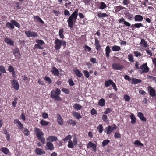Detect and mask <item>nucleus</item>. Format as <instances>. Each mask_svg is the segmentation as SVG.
Instances as JSON below:
<instances>
[{
	"mask_svg": "<svg viewBox=\"0 0 156 156\" xmlns=\"http://www.w3.org/2000/svg\"><path fill=\"white\" fill-rule=\"evenodd\" d=\"M87 148L92 147V150L94 151H96V145L91 141H90L88 144L87 146Z\"/></svg>",
	"mask_w": 156,
	"mask_h": 156,
	"instance_id": "nucleus-13",
	"label": "nucleus"
},
{
	"mask_svg": "<svg viewBox=\"0 0 156 156\" xmlns=\"http://www.w3.org/2000/svg\"><path fill=\"white\" fill-rule=\"evenodd\" d=\"M134 144L135 145H138L141 146H143V144L138 140H135L134 142Z\"/></svg>",
	"mask_w": 156,
	"mask_h": 156,
	"instance_id": "nucleus-53",
	"label": "nucleus"
},
{
	"mask_svg": "<svg viewBox=\"0 0 156 156\" xmlns=\"http://www.w3.org/2000/svg\"><path fill=\"white\" fill-rule=\"evenodd\" d=\"M5 27L9 28H10L12 29H13L14 28V26L13 24L9 22H8L6 23Z\"/></svg>",
	"mask_w": 156,
	"mask_h": 156,
	"instance_id": "nucleus-35",
	"label": "nucleus"
},
{
	"mask_svg": "<svg viewBox=\"0 0 156 156\" xmlns=\"http://www.w3.org/2000/svg\"><path fill=\"white\" fill-rule=\"evenodd\" d=\"M61 90L59 89L56 88L55 90H51V92L50 97L55 101H62V99L59 95Z\"/></svg>",
	"mask_w": 156,
	"mask_h": 156,
	"instance_id": "nucleus-2",
	"label": "nucleus"
},
{
	"mask_svg": "<svg viewBox=\"0 0 156 156\" xmlns=\"http://www.w3.org/2000/svg\"><path fill=\"white\" fill-rule=\"evenodd\" d=\"M0 151L4 154H8L9 152V151L6 147H2L0 148Z\"/></svg>",
	"mask_w": 156,
	"mask_h": 156,
	"instance_id": "nucleus-28",
	"label": "nucleus"
},
{
	"mask_svg": "<svg viewBox=\"0 0 156 156\" xmlns=\"http://www.w3.org/2000/svg\"><path fill=\"white\" fill-rule=\"evenodd\" d=\"M46 150H48L50 151H52L54 149V147L53 144L51 142L48 141L46 143Z\"/></svg>",
	"mask_w": 156,
	"mask_h": 156,
	"instance_id": "nucleus-11",
	"label": "nucleus"
},
{
	"mask_svg": "<svg viewBox=\"0 0 156 156\" xmlns=\"http://www.w3.org/2000/svg\"><path fill=\"white\" fill-rule=\"evenodd\" d=\"M26 35L28 37H35L38 36L37 34L35 32L31 31L30 30H27L25 31Z\"/></svg>",
	"mask_w": 156,
	"mask_h": 156,
	"instance_id": "nucleus-8",
	"label": "nucleus"
},
{
	"mask_svg": "<svg viewBox=\"0 0 156 156\" xmlns=\"http://www.w3.org/2000/svg\"><path fill=\"white\" fill-rule=\"evenodd\" d=\"M98 129L99 132L100 133H102L103 131V126L101 124H99L97 128Z\"/></svg>",
	"mask_w": 156,
	"mask_h": 156,
	"instance_id": "nucleus-42",
	"label": "nucleus"
},
{
	"mask_svg": "<svg viewBox=\"0 0 156 156\" xmlns=\"http://www.w3.org/2000/svg\"><path fill=\"white\" fill-rule=\"evenodd\" d=\"M8 70L9 72L11 73L14 71V69L12 66L10 65L8 66Z\"/></svg>",
	"mask_w": 156,
	"mask_h": 156,
	"instance_id": "nucleus-55",
	"label": "nucleus"
},
{
	"mask_svg": "<svg viewBox=\"0 0 156 156\" xmlns=\"http://www.w3.org/2000/svg\"><path fill=\"white\" fill-rule=\"evenodd\" d=\"M110 141L108 140H103L102 143V145L103 147L105 146L109 143Z\"/></svg>",
	"mask_w": 156,
	"mask_h": 156,
	"instance_id": "nucleus-54",
	"label": "nucleus"
},
{
	"mask_svg": "<svg viewBox=\"0 0 156 156\" xmlns=\"http://www.w3.org/2000/svg\"><path fill=\"white\" fill-rule=\"evenodd\" d=\"M140 44L141 45L145 47H146L148 46V44L147 42L144 39H141Z\"/></svg>",
	"mask_w": 156,
	"mask_h": 156,
	"instance_id": "nucleus-37",
	"label": "nucleus"
},
{
	"mask_svg": "<svg viewBox=\"0 0 156 156\" xmlns=\"http://www.w3.org/2000/svg\"><path fill=\"white\" fill-rule=\"evenodd\" d=\"M84 76L87 78H88L90 76L89 72L86 70H83V71Z\"/></svg>",
	"mask_w": 156,
	"mask_h": 156,
	"instance_id": "nucleus-51",
	"label": "nucleus"
},
{
	"mask_svg": "<svg viewBox=\"0 0 156 156\" xmlns=\"http://www.w3.org/2000/svg\"><path fill=\"white\" fill-rule=\"evenodd\" d=\"M95 45L96 46V49L97 50H99L100 49L101 45L100 44L99 40L96 38L95 39Z\"/></svg>",
	"mask_w": 156,
	"mask_h": 156,
	"instance_id": "nucleus-21",
	"label": "nucleus"
},
{
	"mask_svg": "<svg viewBox=\"0 0 156 156\" xmlns=\"http://www.w3.org/2000/svg\"><path fill=\"white\" fill-rule=\"evenodd\" d=\"M4 41L5 43H6L8 45L12 46L14 45V41L10 38L7 37L5 38Z\"/></svg>",
	"mask_w": 156,
	"mask_h": 156,
	"instance_id": "nucleus-15",
	"label": "nucleus"
},
{
	"mask_svg": "<svg viewBox=\"0 0 156 156\" xmlns=\"http://www.w3.org/2000/svg\"><path fill=\"white\" fill-rule=\"evenodd\" d=\"M90 113L91 114L93 115L97 114V111L94 108H93L91 110Z\"/></svg>",
	"mask_w": 156,
	"mask_h": 156,
	"instance_id": "nucleus-62",
	"label": "nucleus"
},
{
	"mask_svg": "<svg viewBox=\"0 0 156 156\" xmlns=\"http://www.w3.org/2000/svg\"><path fill=\"white\" fill-rule=\"evenodd\" d=\"M23 133H24V135L25 136H28L29 134V133H30V131L28 130V129L27 128H25L24 129V130L23 131Z\"/></svg>",
	"mask_w": 156,
	"mask_h": 156,
	"instance_id": "nucleus-52",
	"label": "nucleus"
},
{
	"mask_svg": "<svg viewBox=\"0 0 156 156\" xmlns=\"http://www.w3.org/2000/svg\"><path fill=\"white\" fill-rule=\"evenodd\" d=\"M130 119L131 120V123L132 124H134L136 123V118L135 117L133 114L132 113L130 115Z\"/></svg>",
	"mask_w": 156,
	"mask_h": 156,
	"instance_id": "nucleus-29",
	"label": "nucleus"
},
{
	"mask_svg": "<svg viewBox=\"0 0 156 156\" xmlns=\"http://www.w3.org/2000/svg\"><path fill=\"white\" fill-rule=\"evenodd\" d=\"M49 122L44 120L43 119L41 120L40 122V124L41 125L46 126L49 124Z\"/></svg>",
	"mask_w": 156,
	"mask_h": 156,
	"instance_id": "nucleus-39",
	"label": "nucleus"
},
{
	"mask_svg": "<svg viewBox=\"0 0 156 156\" xmlns=\"http://www.w3.org/2000/svg\"><path fill=\"white\" fill-rule=\"evenodd\" d=\"M134 53L135 56L136 57H138V56H140L142 55L138 51H135L134 52Z\"/></svg>",
	"mask_w": 156,
	"mask_h": 156,
	"instance_id": "nucleus-59",
	"label": "nucleus"
},
{
	"mask_svg": "<svg viewBox=\"0 0 156 156\" xmlns=\"http://www.w3.org/2000/svg\"><path fill=\"white\" fill-rule=\"evenodd\" d=\"M105 100L103 98L101 99L98 102V105L101 106H105Z\"/></svg>",
	"mask_w": 156,
	"mask_h": 156,
	"instance_id": "nucleus-33",
	"label": "nucleus"
},
{
	"mask_svg": "<svg viewBox=\"0 0 156 156\" xmlns=\"http://www.w3.org/2000/svg\"><path fill=\"white\" fill-rule=\"evenodd\" d=\"M13 53L14 55L16 57L17 56V54H20V51L19 49L16 48L13 50Z\"/></svg>",
	"mask_w": 156,
	"mask_h": 156,
	"instance_id": "nucleus-45",
	"label": "nucleus"
},
{
	"mask_svg": "<svg viewBox=\"0 0 156 156\" xmlns=\"http://www.w3.org/2000/svg\"><path fill=\"white\" fill-rule=\"evenodd\" d=\"M111 85L113 87V89L115 91H116L117 90V88L116 86L115 83L113 82V81L110 79L105 81V87H109L110 85Z\"/></svg>",
	"mask_w": 156,
	"mask_h": 156,
	"instance_id": "nucleus-5",
	"label": "nucleus"
},
{
	"mask_svg": "<svg viewBox=\"0 0 156 156\" xmlns=\"http://www.w3.org/2000/svg\"><path fill=\"white\" fill-rule=\"evenodd\" d=\"M128 59L129 61L131 62H134V58L133 57V55L132 54H130L128 55Z\"/></svg>",
	"mask_w": 156,
	"mask_h": 156,
	"instance_id": "nucleus-44",
	"label": "nucleus"
},
{
	"mask_svg": "<svg viewBox=\"0 0 156 156\" xmlns=\"http://www.w3.org/2000/svg\"><path fill=\"white\" fill-rule=\"evenodd\" d=\"M142 81L140 79H137L136 78H133L132 80V83L135 84L141 82Z\"/></svg>",
	"mask_w": 156,
	"mask_h": 156,
	"instance_id": "nucleus-30",
	"label": "nucleus"
},
{
	"mask_svg": "<svg viewBox=\"0 0 156 156\" xmlns=\"http://www.w3.org/2000/svg\"><path fill=\"white\" fill-rule=\"evenodd\" d=\"M61 90L67 94H69L70 93L69 90L68 89L63 88L61 89Z\"/></svg>",
	"mask_w": 156,
	"mask_h": 156,
	"instance_id": "nucleus-56",
	"label": "nucleus"
},
{
	"mask_svg": "<svg viewBox=\"0 0 156 156\" xmlns=\"http://www.w3.org/2000/svg\"><path fill=\"white\" fill-rule=\"evenodd\" d=\"M51 72L55 75L58 76L59 74L58 70L55 66H53L52 67Z\"/></svg>",
	"mask_w": 156,
	"mask_h": 156,
	"instance_id": "nucleus-18",
	"label": "nucleus"
},
{
	"mask_svg": "<svg viewBox=\"0 0 156 156\" xmlns=\"http://www.w3.org/2000/svg\"><path fill=\"white\" fill-rule=\"evenodd\" d=\"M67 123L69 125H72L73 126H74L76 125V122L72 119H69L68 120Z\"/></svg>",
	"mask_w": 156,
	"mask_h": 156,
	"instance_id": "nucleus-38",
	"label": "nucleus"
},
{
	"mask_svg": "<svg viewBox=\"0 0 156 156\" xmlns=\"http://www.w3.org/2000/svg\"><path fill=\"white\" fill-rule=\"evenodd\" d=\"M107 7V5L106 4L103 2H101L100 3V6H99V9H104L105 8H106Z\"/></svg>",
	"mask_w": 156,
	"mask_h": 156,
	"instance_id": "nucleus-41",
	"label": "nucleus"
},
{
	"mask_svg": "<svg viewBox=\"0 0 156 156\" xmlns=\"http://www.w3.org/2000/svg\"><path fill=\"white\" fill-rule=\"evenodd\" d=\"M102 119L103 121L104 122H107V121H108L107 116L105 114H103V115Z\"/></svg>",
	"mask_w": 156,
	"mask_h": 156,
	"instance_id": "nucleus-61",
	"label": "nucleus"
},
{
	"mask_svg": "<svg viewBox=\"0 0 156 156\" xmlns=\"http://www.w3.org/2000/svg\"><path fill=\"white\" fill-rule=\"evenodd\" d=\"M73 115L74 117L78 119H79L82 118L80 114L76 112H73Z\"/></svg>",
	"mask_w": 156,
	"mask_h": 156,
	"instance_id": "nucleus-31",
	"label": "nucleus"
},
{
	"mask_svg": "<svg viewBox=\"0 0 156 156\" xmlns=\"http://www.w3.org/2000/svg\"><path fill=\"white\" fill-rule=\"evenodd\" d=\"M125 9L126 8L124 7L121 5L115 6L114 8V10H115L114 12L115 13H117L120 10Z\"/></svg>",
	"mask_w": 156,
	"mask_h": 156,
	"instance_id": "nucleus-23",
	"label": "nucleus"
},
{
	"mask_svg": "<svg viewBox=\"0 0 156 156\" xmlns=\"http://www.w3.org/2000/svg\"><path fill=\"white\" fill-rule=\"evenodd\" d=\"M68 83L69 84V85L71 86H73L75 84L71 78H70L68 80Z\"/></svg>",
	"mask_w": 156,
	"mask_h": 156,
	"instance_id": "nucleus-60",
	"label": "nucleus"
},
{
	"mask_svg": "<svg viewBox=\"0 0 156 156\" xmlns=\"http://www.w3.org/2000/svg\"><path fill=\"white\" fill-rule=\"evenodd\" d=\"M97 16L99 18H105L108 16V15L105 13H101V12H100L98 13Z\"/></svg>",
	"mask_w": 156,
	"mask_h": 156,
	"instance_id": "nucleus-27",
	"label": "nucleus"
},
{
	"mask_svg": "<svg viewBox=\"0 0 156 156\" xmlns=\"http://www.w3.org/2000/svg\"><path fill=\"white\" fill-rule=\"evenodd\" d=\"M143 16L140 15H136L134 17V20L136 22H141L143 20Z\"/></svg>",
	"mask_w": 156,
	"mask_h": 156,
	"instance_id": "nucleus-24",
	"label": "nucleus"
},
{
	"mask_svg": "<svg viewBox=\"0 0 156 156\" xmlns=\"http://www.w3.org/2000/svg\"><path fill=\"white\" fill-rule=\"evenodd\" d=\"M148 89L149 90V94L150 96L153 97L156 94L155 90L151 87H148Z\"/></svg>",
	"mask_w": 156,
	"mask_h": 156,
	"instance_id": "nucleus-19",
	"label": "nucleus"
},
{
	"mask_svg": "<svg viewBox=\"0 0 156 156\" xmlns=\"http://www.w3.org/2000/svg\"><path fill=\"white\" fill-rule=\"evenodd\" d=\"M55 48L57 50H59L61 48V46H64V48L66 46V43L65 41L58 39L55 40Z\"/></svg>",
	"mask_w": 156,
	"mask_h": 156,
	"instance_id": "nucleus-4",
	"label": "nucleus"
},
{
	"mask_svg": "<svg viewBox=\"0 0 156 156\" xmlns=\"http://www.w3.org/2000/svg\"><path fill=\"white\" fill-rule=\"evenodd\" d=\"M14 123L15 124H16L17 126L18 127L19 129L22 130L24 126L21 123V122L18 119H15L14 120Z\"/></svg>",
	"mask_w": 156,
	"mask_h": 156,
	"instance_id": "nucleus-10",
	"label": "nucleus"
},
{
	"mask_svg": "<svg viewBox=\"0 0 156 156\" xmlns=\"http://www.w3.org/2000/svg\"><path fill=\"white\" fill-rule=\"evenodd\" d=\"M73 108L75 110H78L82 108V106L79 104H76L74 105Z\"/></svg>",
	"mask_w": 156,
	"mask_h": 156,
	"instance_id": "nucleus-40",
	"label": "nucleus"
},
{
	"mask_svg": "<svg viewBox=\"0 0 156 156\" xmlns=\"http://www.w3.org/2000/svg\"><path fill=\"white\" fill-rule=\"evenodd\" d=\"M124 98L126 101H129L130 99V97L127 94L124 95Z\"/></svg>",
	"mask_w": 156,
	"mask_h": 156,
	"instance_id": "nucleus-57",
	"label": "nucleus"
},
{
	"mask_svg": "<svg viewBox=\"0 0 156 156\" xmlns=\"http://www.w3.org/2000/svg\"><path fill=\"white\" fill-rule=\"evenodd\" d=\"M45 80L47 81L48 84H50L52 82V80L49 77L45 76L44 78Z\"/></svg>",
	"mask_w": 156,
	"mask_h": 156,
	"instance_id": "nucleus-50",
	"label": "nucleus"
},
{
	"mask_svg": "<svg viewBox=\"0 0 156 156\" xmlns=\"http://www.w3.org/2000/svg\"><path fill=\"white\" fill-rule=\"evenodd\" d=\"M74 145L72 140H70L69 141L68 145V148H72L73 147Z\"/></svg>",
	"mask_w": 156,
	"mask_h": 156,
	"instance_id": "nucleus-43",
	"label": "nucleus"
},
{
	"mask_svg": "<svg viewBox=\"0 0 156 156\" xmlns=\"http://www.w3.org/2000/svg\"><path fill=\"white\" fill-rule=\"evenodd\" d=\"M72 138V136L70 135H68L67 136H66L65 138L62 139V140L65 142L66 141L68 140H70Z\"/></svg>",
	"mask_w": 156,
	"mask_h": 156,
	"instance_id": "nucleus-48",
	"label": "nucleus"
},
{
	"mask_svg": "<svg viewBox=\"0 0 156 156\" xmlns=\"http://www.w3.org/2000/svg\"><path fill=\"white\" fill-rule=\"evenodd\" d=\"M137 115L140 119L142 121L144 122H146V118L144 116V115L142 112H138Z\"/></svg>",
	"mask_w": 156,
	"mask_h": 156,
	"instance_id": "nucleus-22",
	"label": "nucleus"
},
{
	"mask_svg": "<svg viewBox=\"0 0 156 156\" xmlns=\"http://www.w3.org/2000/svg\"><path fill=\"white\" fill-rule=\"evenodd\" d=\"M78 16V11L75 10L68 19L67 22L68 26L70 28H72L74 23L76 22Z\"/></svg>",
	"mask_w": 156,
	"mask_h": 156,
	"instance_id": "nucleus-1",
	"label": "nucleus"
},
{
	"mask_svg": "<svg viewBox=\"0 0 156 156\" xmlns=\"http://www.w3.org/2000/svg\"><path fill=\"white\" fill-rule=\"evenodd\" d=\"M0 72L3 73H6V70L5 67L0 65Z\"/></svg>",
	"mask_w": 156,
	"mask_h": 156,
	"instance_id": "nucleus-47",
	"label": "nucleus"
},
{
	"mask_svg": "<svg viewBox=\"0 0 156 156\" xmlns=\"http://www.w3.org/2000/svg\"><path fill=\"white\" fill-rule=\"evenodd\" d=\"M112 50L113 51H117L121 50V48L119 46L115 45L112 47Z\"/></svg>",
	"mask_w": 156,
	"mask_h": 156,
	"instance_id": "nucleus-34",
	"label": "nucleus"
},
{
	"mask_svg": "<svg viewBox=\"0 0 156 156\" xmlns=\"http://www.w3.org/2000/svg\"><path fill=\"white\" fill-rule=\"evenodd\" d=\"M10 22L11 23L13 24V25L15 26L16 27L19 28L20 27V24L18 23L17 22H16V20H11Z\"/></svg>",
	"mask_w": 156,
	"mask_h": 156,
	"instance_id": "nucleus-36",
	"label": "nucleus"
},
{
	"mask_svg": "<svg viewBox=\"0 0 156 156\" xmlns=\"http://www.w3.org/2000/svg\"><path fill=\"white\" fill-rule=\"evenodd\" d=\"M112 67L114 70H121L123 69L124 66L120 63H114L112 65Z\"/></svg>",
	"mask_w": 156,
	"mask_h": 156,
	"instance_id": "nucleus-6",
	"label": "nucleus"
},
{
	"mask_svg": "<svg viewBox=\"0 0 156 156\" xmlns=\"http://www.w3.org/2000/svg\"><path fill=\"white\" fill-rule=\"evenodd\" d=\"M12 86L16 90H18L19 88V85L17 80L13 79L11 81Z\"/></svg>",
	"mask_w": 156,
	"mask_h": 156,
	"instance_id": "nucleus-9",
	"label": "nucleus"
},
{
	"mask_svg": "<svg viewBox=\"0 0 156 156\" xmlns=\"http://www.w3.org/2000/svg\"><path fill=\"white\" fill-rule=\"evenodd\" d=\"M64 30L63 28H61L59 30V35L61 38L63 39L64 38V36L63 35V32Z\"/></svg>",
	"mask_w": 156,
	"mask_h": 156,
	"instance_id": "nucleus-32",
	"label": "nucleus"
},
{
	"mask_svg": "<svg viewBox=\"0 0 156 156\" xmlns=\"http://www.w3.org/2000/svg\"><path fill=\"white\" fill-rule=\"evenodd\" d=\"M35 153L37 154L41 155L45 154V151L41 149L37 148L35 150Z\"/></svg>",
	"mask_w": 156,
	"mask_h": 156,
	"instance_id": "nucleus-17",
	"label": "nucleus"
},
{
	"mask_svg": "<svg viewBox=\"0 0 156 156\" xmlns=\"http://www.w3.org/2000/svg\"><path fill=\"white\" fill-rule=\"evenodd\" d=\"M111 49L109 46H106L105 48V54L107 57L108 58L110 56V53L111 52Z\"/></svg>",
	"mask_w": 156,
	"mask_h": 156,
	"instance_id": "nucleus-26",
	"label": "nucleus"
},
{
	"mask_svg": "<svg viewBox=\"0 0 156 156\" xmlns=\"http://www.w3.org/2000/svg\"><path fill=\"white\" fill-rule=\"evenodd\" d=\"M58 138L56 136H50L47 138V140L48 142H53L56 141Z\"/></svg>",
	"mask_w": 156,
	"mask_h": 156,
	"instance_id": "nucleus-16",
	"label": "nucleus"
},
{
	"mask_svg": "<svg viewBox=\"0 0 156 156\" xmlns=\"http://www.w3.org/2000/svg\"><path fill=\"white\" fill-rule=\"evenodd\" d=\"M104 131L107 134L109 135L113 131L112 126H108L104 129Z\"/></svg>",
	"mask_w": 156,
	"mask_h": 156,
	"instance_id": "nucleus-14",
	"label": "nucleus"
},
{
	"mask_svg": "<svg viewBox=\"0 0 156 156\" xmlns=\"http://www.w3.org/2000/svg\"><path fill=\"white\" fill-rule=\"evenodd\" d=\"M143 26L142 24L141 23H136L134 24H132L131 26V27L132 28L133 30H134V28H139L140 27H143Z\"/></svg>",
	"mask_w": 156,
	"mask_h": 156,
	"instance_id": "nucleus-20",
	"label": "nucleus"
},
{
	"mask_svg": "<svg viewBox=\"0 0 156 156\" xmlns=\"http://www.w3.org/2000/svg\"><path fill=\"white\" fill-rule=\"evenodd\" d=\"M35 41L37 43L40 45L44 44V42L42 40L37 39Z\"/></svg>",
	"mask_w": 156,
	"mask_h": 156,
	"instance_id": "nucleus-46",
	"label": "nucleus"
},
{
	"mask_svg": "<svg viewBox=\"0 0 156 156\" xmlns=\"http://www.w3.org/2000/svg\"><path fill=\"white\" fill-rule=\"evenodd\" d=\"M140 69L141 70L142 72H140L141 73H147L149 70V68L148 67L147 63H145L142 65L140 66Z\"/></svg>",
	"mask_w": 156,
	"mask_h": 156,
	"instance_id": "nucleus-7",
	"label": "nucleus"
},
{
	"mask_svg": "<svg viewBox=\"0 0 156 156\" xmlns=\"http://www.w3.org/2000/svg\"><path fill=\"white\" fill-rule=\"evenodd\" d=\"M73 71L78 77L80 78L83 75L77 69H75L73 70Z\"/></svg>",
	"mask_w": 156,
	"mask_h": 156,
	"instance_id": "nucleus-25",
	"label": "nucleus"
},
{
	"mask_svg": "<svg viewBox=\"0 0 156 156\" xmlns=\"http://www.w3.org/2000/svg\"><path fill=\"white\" fill-rule=\"evenodd\" d=\"M148 79H152V80L156 82V77H155L153 76H147Z\"/></svg>",
	"mask_w": 156,
	"mask_h": 156,
	"instance_id": "nucleus-64",
	"label": "nucleus"
},
{
	"mask_svg": "<svg viewBox=\"0 0 156 156\" xmlns=\"http://www.w3.org/2000/svg\"><path fill=\"white\" fill-rule=\"evenodd\" d=\"M43 48V47L41 46V45L38 44H35L34 47H33V49L34 50L36 49H42Z\"/></svg>",
	"mask_w": 156,
	"mask_h": 156,
	"instance_id": "nucleus-49",
	"label": "nucleus"
},
{
	"mask_svg": "<svg viewBox=\"0 0 156 156\" xmlns=\"http://www.w3.org/2000/svg\"><path fill=\"white\" fill-rule=\"evenodd\" d=\"M114 137L115 138H120L121 137V135L119 133L116 132L114 134Z\"/></svg>",
	"mask_w": 156,
	"mask_h": 156,
	"instance_id": "nucleus-58",
	"label": "nucleus"
},
{
	"mask_svg": "<svg viewBox=\"0 0 156 156\" xmlns=\"http://www.w3.org/2000/svg\"><path fill=\"white\" fill-rule=\"evenodd\" d=\"M112 112L111 109L110 108H108L104 112V113L105 114H108Z\"/></svg>",
	"mask_w": 156,
	"mask_h": 156,
	"instance_id": "nucleus-63",
	"label": "nucleus"
},
{
	"mask_svg": "<svg viewBox=\"0 0 156 156\" xmlns=\"http://www.w3.org/2000/svg\"><path fill=\"white\" fill-rule=\"evenodd\" d=\"M57 121L59 125L62 126L64 124L63 119L59 114H57Z\"/></svg>",
	"mask_w": 156,
	"mask_h": 156,
	"instance_id": "nucleus-12",
	"label": "nucleus"
},
{
	"mask_svg": "<svg viewBox=\"0 0 156 156\" xmlns=\"http://www.w3.org/2000/svg\"><path fill=\"white\" fill-rule=\"evenodd\" d=\"M34 130L36 136L38 139L42 144H45V138L44 137V133L39 128H35Z\"/></svg>",
	"mask_w": 156,
	"mask_h": 156,
	"instance_id": "nucleus-3",
	"label": "nucleus"
}]
</instances>
